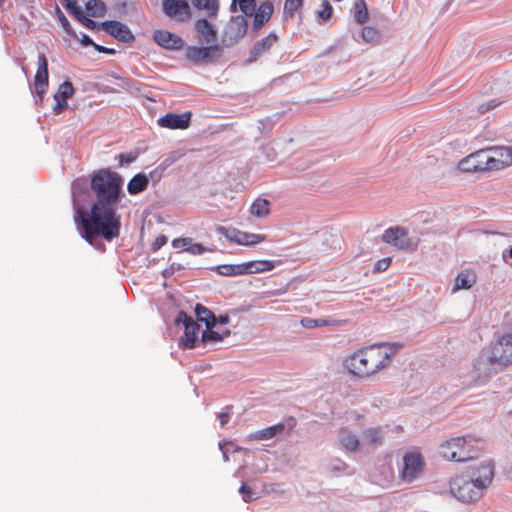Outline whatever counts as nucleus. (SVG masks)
I'll list each match as a JSON object with an SVG mask.
<instances>
[{
	"label": "nucleus",
	"mask_w": 512,
	"mask_h": 512,
	"mask_svg": "<svg viewBox=\"0 0 512 512\" xmlns=\"http://www.w3.org/2000/svg\"><path fill=\"white\" fill-rule=\"evenodd\" d=\"M90 185L96 200L89 213L76 204L77 194L75 191L73 193L75 221L81 236L90 244L98 236L108 241L117 238L121 229V218L117 209L122 194V177L115 172L101 169L93 174Z\"/></svg>",
	"instance_id": "obj_1"
},
{
	"label": "nucleus",
	"mask_w": 512,
	"mask_h": 512,
	"mask_svg": "<svg viewBox=\"0 0 512 512\" xmlns=\"http://www.w3.org/2000/svg\"><path fill=\"white\" fill-rule=\"evenodd\" d=\"M401 348L399 343L372 344L347 356L343 364L352 376L362 380L369 379L389 367Z\"/></svg>",
	"instance_id": "obj_2"
},
{
	"label": "nucleus",
	"mask_w": 512,
	"mask_h": 512,
	"mask_svg": "<svg viewBox=\"0 0 512 512\" xmlns=\"http://www.w3.org/2000/svg\"><path fill=\"white\" fill-rule=\"evenodd\" d=\"M495 467L492 461H483L455 476L450 482L451 493L460 501L479 500L493 481Z\"/></svg>",
	"instance_id": "obj_3"
},
{
	"label": "nucleus",
	"mask_w": 512,
	"mask_h": 512,
	"mask_svg": "<svg viewBox=\"0 0 512 512\" xmlns=\"http://www.w3.org/2000/svg\"><path fill=\"white\" fill-rule=\"evenodd\" d=\"M480 441L468 437H455L440 445V454L448 461L465 462L477 458Z\"/></svg>",
	"instance_id": "obj_4"
},
{
	"label": "nucleus",
	"mask_w": 512,
	"mask_h": 512,
	"mask_svg": "<svg viewBox=\"0 0 512 512\" xmlns=\"http://www.w3.org/2000/svg\"><path fill=\"white\" fill-rule=\"evenodd\" d=\"M425 461L420 452H406L399 469V478L405 483L416 480L423 472Z\"/></svg>",
	"instance_id": "obj_5"
},
{
	"label": "nucleus",
	"mask_w": 512,
	"mask_h": 512,
	"mask_svg": "<svg viewBox=\"0 0 512 512\" xmlns=\"http://www.w3.org/2000/svg\"><path fill=\"white\" fill-rule=\"evenodd\" d=\"M248 22L243 15L231 17L222 32V45L226 48L234 46L247 33Z\"/></svg>",
	"instance_id": "obj_6"
},
{
	"label": "nucleus",
	"mask_w": 512,
	"mask_h": 512,
	"mask_svg": "<svg viewBox=\"0 0 512 512\" xmlns=\"http://www.w3.org/2000/svg\"><path fill=\"white\" fill-rule=\"evenodd\" d=\"M221 56V47L218 44H207V46H188L185 50V57L194 65L211 63Z\"/></svg>",
	"instance_id": "obj_7"
},
{
	"label": "nucleus",
	"mask_w": 512,
	"mask_h": 512,
	"mask_svg": "<svg viewBox=\"0 0 512 512\" xmlns=\"http://www.w3.org/2000/svg\"><path fill=\"white\" fill-rule=\"evenodd\" d=\"M175 322L176 324L182 323L184 325V335L179 340V346L184 349L194 348L200 331V325L184 311L178 313Z\"/></svg>",
	"instance_id": "obj_8"
},
{
	"label": "nucleus",
	"mask_w": 512,
	"mask_h": 512,
	"mask_svg": "<svg viewBox=\"0 0 512 512\" xmlns=\"http://www.w3.org/2000/svg\"><path fill=\"white\" fill-rule=\"evenodd\" d=\"M481 158L483 160H500L506 158L512 160V146H489L470 153L461 160Z\"/></svg>",
	"instance_id": "obj_9"
},
{
	"label": "nucleus",
	"mask_w": 512,
	"mask_h": 512,
	"mask_svg": "<svg viewBox=\"0 0 512 512\" xmlns=\"http://www.w3.org/2000/svg\"><path fill=\"white\" fill-rule=\"evenodd\" d=\"M98 28H101L106 33L123 43H131L135 40V37L130 28L126 24H123L117 20L100 22L98 24Z\"/></svg>",
	"instance_id": "obj_10"
},
{
	"label": "nucleus",
	"mask_w": 512,
	"mask_h": 512,
	"mask_svg": "<svg viewBox=\"0 0 512 512\" xmlns=\"http://www.w3.org/2000/svg\"><path fill=\"white\" fill-rule=\"evenodd\" d=\"M382 240L393 245L397 249H409L412 245V240L409 237L408 231L402 227H391L384 231Z\"/></svg>",
	"instance_id": "obj_11"
},
{
	"label": "nucleus",
	"mask_w": 512,
	"mask_h": 512,
	"mask_svg": "<svg viewBox=\"0 0 512 512\" xmlns=\"http://www.w3.org/2000/svg\"><path fill=\"white\" fill-rule=\"evenodd\" d=\"M191 116L189 111L182 114L167 113L157 120V124L163 128L183 130L189 127Z\"/></svg>",
	"instance_id": "obj_12"
},
{
	"label": "nucleus",
	"mask_w": 512,
	"mask_h": 512,
	"mask_svg": "<svg viewBox=\"0 0 512 512\" xmlns=\"http://www.w3.org/2000/svg\"><path fill=\"white\" fill-rule=\"evenodd\" d=\"M512 162H458L457 170L466 173H485L489 171H497L508 167Z\"/></svg>",
	"instance_id": "obj_13"
},
{
	"label": "nucleus",
	"mask_w": 512,
	"mask_h": 512,
	"mask_svg": "<svg viewBox=\"0 0 512 512\" xmlns=\"http://www.w3.org/2000/svg\"><path fill=\"white\" fill-rule=\"evenodd\" d=\"M164 13L179 21H185L190 17V7L185 0H164Z\"/></svg>",
	"instance_id": "obj_14"
},
{
	"label": "nucleus",
	"mask_w": 512,
	"mask_h": 512,
	"mask_svg": "<svg viewBox=\"0 0 512 512\" xmlns=\"http://www.w3.org/2000/svg\"><path fill=\"white\" fill-rule=\"evenodd\" d=\"M74 93L73 84L70 81H64L61 83L54 93L53 98L55 104L52 107L54 114H59L68 107L67 100L72 97Z\"/></svg>",
	"instance_id": "obj_15"
},
{
	"label": "nucleus",
	"mask_w": 512,
	"mask_h": 512,
	"mask_svg": "<svg viewBox=\"0 0 512 512\" xmlns=\"http://www.w3.org/2000/svg\"><path fill=\"white\" fill-rule=\"evenodd\" d=\"M153 40L162 48L168 50H179L183 47V39L166 30H155Z\"/></svg>",
	"instance_id": "obj_16"
},
{
	"label": "nucleus",
	"mask_w": 512,
	"mask_h": 512,
	"mask_svg": "<svg viewBox=\"0 0 512 512\" xmlns=\"http://www.w3.org/2000/svg\"><path fill=\"white\" fill-rule=\"evenodd\" d=\"M195 30L201 44H215L217 40V31L212 23H210L206 18L198 19L195 22Z\"/></svg>",
	"instance_id": "obj_17"
},
{
	"label": "nucleus",
	"mask_w": 512,
	"mask_h": 512,
	"mask_svg": "<svg viewBox=\"0 0 512 512\" xmlns=\"http://www.w3.org/2000/svg\"><path fill=\"white\" fill-rule=\"evenodd\" d=\"M361 447L376 449L383 444L384 431L381 427H369L362 432Z\"/></svg>",
	"instance_id": "obj_18"
},
{
	"label": "nucleus",
	"mask_w": 512,
	"mask_h": 512,
	"mask_svg": "<svg viewBox=\"0 0 512 512\" xmlns=\"http://www.w3.org/2000/svg\"><path fill=\"white\" fill-rule=\"evenodd\" d=\"M228 238L238 245L251 246L265 241L266 235L249 233L234 229L231 231V234L228 236Z\"/></svg>",
	"instance_id": "obj_19"
},
{
	"label": "nucleus",
	"mask_w": 512,
	"mask_h": 512,
	"mask_svg": "<svg viewBox=\"0 0 512 512\" xmlns=\"http://www.w3.org/2000/svg\"><path fill=\"white\" fill-rule=\"evenodd\" d=\"M274 11L273 3L269 0L263 1L258 9H255L253 20V29L258 31L265 23H267Z\"/></svg>",
	"instance_id": "obj_20"
},
{
	"label": "nucleus",
	"mask_w": 512,
	"mask_h": 512,
	"mask_svg": "<svg viewBox=\"0 0 512 512\" xmlns=\"http://www.w3.org/2000/svg\"><path fill=\"white\" fill-rule=\"evenodd\" d=\"M340 447L348 452H356L361 448V441L352 431L343 428L338 437Z\"/></svg>",
	"instance_id": "obj_21"
},
{
	"label": "nucleus",
	"mask_w": 512,
	"mask_h": 512,
	"mask_svg": "<svg viewBox=\"0 0 512 512\" xmlns=\"http://www.w3.org/2000/svg\"><path fill=\"white\" fill-rule=\"evenodd\" d=\"M65 2V7L67 10L70 11V13L87 29L89 30H96L98 28V24L94 20H92L91 16H86L81 9V5H75L73 2H70V0H63Z\"/></svg>",
	"instance_id": "obj_22"
},
{
	"label": "nucleus",
	"mask_w": 512,
	"mask_h": 512,
	"mask_svg": "<svg viewBox=\"0 0 512 512\" xmlns=\"http://www.w3.org/2000/svg\"><path fill=\"white\" fill-rule=\"evenodd\" d=\"M277 41V35L274 32L269 33L266 37L257 41L248 58V62L252 63L258 59L264 52L268 51L270 47Z\"/></svg>",
	"instance_id": "obj_23"
},
{
	"label": "nucleus",
	"mask_w": 512,
	"mask_h": 512,
	"mask_svg": "<svg viewBox=\"0 0 512 512\" xmlns=\"http://www.w3.org/2000/svg\"><path fill=\"white\" fill-rule=\"evenodd\" d=\"M75 5H81V9H85L88 16L102 17L105 14L106 7L101 0H70Z\"/></svg>",
	"instance_id": "obj_24"
},
{
	"label": "nucleus",
	"mask_w": 512,
	"mask_h": 512,
	"mask_svg": "<svg viewBox=\"0 0 512 512\" xmlns=\"http://www.w3.org/2000/svg\"><path fill=\"white\" fill-rule=\"evenodd\" d=\"M241 267L244 274H256L273 270L275 263L271 260H252L242 263Z\"/></svg>",
	"instance_id": "obj_25"
},
{
	"label": "nucleus",
	"mask_w": 512,
	"mask_h": 512,
	"mask_svg": "<svg viewBox=\"0 0 512 512\" xmlns=\"http://www.w3.org/2000/svg\"><path fill=\"white\" fill-rule=\"evenodd\" d=\"M477 280V275L472 270H463L461 271L456 279H455V285H454V291L460 290V289H470Z\"/></svg>",
	"instance_id": "obj_26"
},
{
	"label": "nucleus",
	"mask_w": 512,
	"mask_h": 512,
	"mask_svg": "<svg viewBox=\"0 0 512 512\" xmlns=\"http://www.w3.org/2000/svg\"><path fill=\"white\" fill-rule=\"evenodd\" d=\"M251 215L262 218L270 214V202L265 198H257L253 201L249 209Z\"/></svg>",
	"instance_id": "obj_27"
},
{
	"label": "nucleus",
	"mask_w": 512,
	"mask_h": 512,
	"mask_svg": "<svg viewBox=\"0 0 512 512\" xmlns=\"http://www.w3.org/2000/svg\"><path fill=\"white\" fill-rule=\"evenodd\" d=\"M148 182L147 176L139 173L129 181L127 185L128 192L132 195L138 194L147 188Z\"/></svg>",
	"instance_id": "obj_28"
},
{
	"label": "nucleus",
	"mask_w": 512,
	"mask_h": 512,
	"mask_svg": "<svg viewBox=\"0 0 512 512\" xmlns=\"http://www.w3.org/2000/svg\"><path fill=\"white\" fill-rule=\"evenodd\" d=\"M341 323L342 322L339 320H330L325 318L314 319L310 317H305L301 320V325L306 329H313L324 326H339L341 325Z\"/></svg>",
	"instance_id": "obj_29"
},
{
	"label": "nucleus",
	"mask_w": 512,
	"mask_h": 512,
	"mask_svg": "<svg viewBox=\"0 0 512 512\" xmlns=\"http://www.w3.org/2000/svg\"><path fill=\"white\" fill-rule=\"evenodd\" d=\"M195 313L197 320L204 322L207 328H213L216 323V318L212 312L201 304H197L195 307Z\"/></svg>",
	"instance_id": "obj_30"
},
{
	"label": "nucleus",
	"mask_w": 512,
	"mask_h": 512,
	"mask_svg": "<svg viewBox=\"0 0 512 512\" xmlns=\"http://www.w3.org/2000/svg\"><path fill=\"white\" fill-rule=\"evenodd\" d=\"M284 428V424L278 423L276 425L255 432L252 438L256 440H268L273 438L277 434L281 433L284 430Z\"/></svg>",
	"instance_id": "obj_31"
},
{
	"label": "nucleus",
	"mask_w": 512,
	"mask_h": 512,
	"mask_svg": "<svg viewBox=\"0 0 512 512\" xmlns=\"http://www.w3.org/2000/svg\"><path fill=\"white\" fill-rule=\"evenodd\" d=\"M195 8L206 10L209 16H216L219 10L218 0H192Z\"/></svg>",
	"instance_id": "obj_32"
},
{
	"label": "nucleus",
	"mask_w": 512,
	"mask_h": 512,
	"mask_svg": "<svg viewBox=\"0 0 512 512\" xmlns=\"http://www.w3.org/2000/svg\"><path fill=\"white\" fill-rule=\"evenodd\" d=\"M354 20L362 24L368 19V9L365 0H355L353 6Z\"/></svg>",
	"instance_id": "obj_33"
},
{
	"label": "nucleus",
	"mask_w": 512,
	"mask_h": 512,
	"mask_svg": "<svg viewBox=\"0 0 512 512\" xmlns=\"http://www.w3.org/2000/svg\"><path fill=\"white\" fill-rule=\"evenodd\" d=\"M239 4L240 10L246 16H252L256 9V0H232L230 9L232 11L236 10V4Z\"/></svg>",
	"instance_id": "obj_34"
},
{
	"label": "nucleus",
	"mask_w": 512,
	"mask_h": 512,
	"mask_svg": "<svg viewBox=\"0 0 512 512\" xmlns=\"http://www.w3.org/2000/svg\"><path fill=\"white\" fill-rule=\"evenodd\" d=\"M35 78H48V61L43 53L38 54V68Z\"/></svg>",
	"instance_id": "obj_35"
},
{
	"label": "nucleus",
	"mask_w": 512,
	"mask_h": 512,
	"mask_svg": "<svg viewBox=\"0 0 512 512\" xmlns=\"http://www.w3.org/2000/svg\"><path fill=\"white\" fill-rule=\"evenodd\" d=\"M56 14H57V17L61 23V26L63 28V30L71 37V38H74L76 39L77 38V34L76 32L72 29L68 19L66 18V16L64 15V13L60 10L59 7H56Z\"/></svg>",
	"instance_id": "obj_36"
},
{
	"label": "nucleus",
	"mask_w": 512,
	"mask_h": 512,
	"mask_svg": "<svg viewBox=\"0 0 512 512\" xmlns=\"http://www.w3.org/2000/svg\"><path fill=\"white\" fill-rule=\"evenodd\" d=\"M49 81L48 78H34V86H35V92L38 97L37 101H42L44 94L46 93L48 89Z\"/></svg>",
	"instance_id": "obj_37"
},
{
	"label": "nucleus",
	"mask_w": 512,
	"mask_h": 512,
	"mask_svg": "<svg viewBox=\"0 0 512 512\" xmlns=\"http://www.w3.org/2000/svg\"><path fill=\"white\" fill-rule=\"evenodd\" d=\"M303 5V0H285L284 13L292 16Z\"/></svg>",
	"instance_id": "obj_38"
},
{
	"label": "nucleus",
	"mask_w": 512,
	"mask_h": 512,
	"mask_svg": "<svg viewBox=\"0 0 512 512\" xmlns=\"http://www.w3.org/2000/svg\"><path fill=\"white\" fill-rule=\"evenodd\" d=\"M223 338V335L213 331L212 328H207L202 334V342L204 343L221 341Z\"/></svg>",
	"instance_id": "obj_39"
},
{
	"label": "nucleus",
	"mask_w": 512,
	"mask_h": 512,
	"mask_svg": "<svg viewBox=\"0 0 512 512\" xmlns=\"http://www.w3.org/2000/svg\"><path fill=\"white\" fill-rule=\"evenodd\" d=\"M242 264H238V265H224V266H221L220 269V273L223 274V275H227V276H235V275H243V267H241Z\"/></svg>",
	"instance_id": "obj_40"
},
{
	"label": "nucleus",
	"mask_w": 512,
	"mask_h": 512,
	"mask_svg": "<svg viewBox=\"0 0 512 512\" xmlns=\"http://www.w3.org/2000/svg\"><path fill=\"white\" fill-rule=\"evenodd\" d=\"M333 12V8L328 0L322 1V9L317 12V16L322 21L328 20Z\"/></svg>",
	"instance_id": "obj_41"
},
{
	"label": "nucleus",
	"mask_w": 512,
	"mask_h": 512,
	"mask_svg": "<svg viewBox=\"0 0 512 512\" xmlns=\"http://www.w3.org/2000/svg\"><path fill=\"white\" fill-rule=\"evenodd\" d=\"M362 38L365 42L371 43L378 39V32L376 29L370 26H365L362 29Z\"/></svg>",
	"instance_id": "obj_42"
},
{
	"label": "nucleus",
	"mask_w": 512,
	"mask_h": 512,
	"mask_svg": "<svg viewBox=\"0 0 512 512\" xmlns=\"http://www.w3.org/2000/svg\"><path fill=\"white\" fill-rule=\"evenodd\" d=\"M185 251L193 254V255H199L206 252V248L200 244V243H191L186 247Z\"/></svg>",
	"instance_id": "obj_43"
},
{
	"label": "nucleus",
	"mask_w": 512,
	"mask_h": 512,
	"mask_svg": "<svg viewBox=\"0 0 512 512\" xmlns=\"http://www.w3.org/2000/svg\"><path fill=\"white\" fill-rule=\"evenodd\" d=\"M391 264V259L390 258H382L380 260H378L375 264V267H374V270L376 272H383L385 270L388 269V267L390 266Z\"/></svg>",
	"instance_id": "obj_44"
},
{
	"label": "nucleus",
	"mask_w": 512,
	"mask_h": 512,
	"mask_svg": "<svg viewBox=\"0 0 512 512\" xmlns=\"http://www.w3.org/2000/svg\"><path fill=\"white\" fill-rule=\"evenodd\" d=\"M190 242V238H176L172 241V246L174 248H184L185 250L186 247H188V245L190 244Z\"/></svg>",
	"instance_id": "obj_45"
},
{
	"label": "nucleus",
	"mask_w": 512,
	"mask_h": 512,
	"mask_svg": "<svg viewBox=\"0 0 512 512\" xmlns=\"http://www.w3.org/2000/svg\"><path fill=\"white\" fill-rule=\"evenodd\" d=\"M239 492L242 494L243 500L245 502H249L252 499V490L249 486L246 484H242V486L239 489Z\"/></svg>",
	"instance_id": "obj_46"
},
{
	"label": "nucleus",
	"mask_w": 512,
	"mask_h": 512,
	"mask_svg": "<svg viewBox=\"0 0 512 512\" xmlns=\"http://www.w3.org/2000/svg\"><path fill=\"white\" fill-rule=\"evenodd\" d=\"M498 103L495 100H489L486 103H483L479 106L478 110L480 113H486L487 111L495 108Z\"/></svg>",
	"instance_id": "obj_47"
},
{
	"label": "nucleus",
	"mask_w": 512,
	"mask_h": 512,
	"mask_svg": "<svg viewBox=\"0 0 512 512\" xmlns=\"http://www.w3.org/2000/svg\"><path fill=\"white\" fill-rule=\"evenodd\" d=\"M167 243V237L165 235L158 236L152 244V248L154 251L159 250L162 246Z\"/></svg>",
	"instance_id": "obj_48"
},
{
	"label": "nucleus",
	"mask_w": 512,
	"mask_h": 512,
	"mask_svg": "<svg viewBox=\"0 0 512 512\" xmlns=\"http://www.w3.org/2000/svg\"><path fill=\"white\" fill-rule=\"evenodd\" d=\"M137 157H138V155L137 154H133L132 152L121 153V154L115 156L114 160H121V161H124V160H136Z\"/></svg>",
	"instance_id": "obj_49"
},
{
	"label": "nucleus",
	"mask_w": 512,
	"mask_h": 512,
	"mask_svg": "<svg viewBox=\"0 0 512 512\" xmlns=\"http://www.w3.org/2000/svg\"><path fill=\"white\" fill-rule=\"evenodd\" d=\"M94 49L99 53L115 54L116 51L113 48H108L99 44L94 45Z\"/></svg>",
	"instance_id": "obj_50"
},
{
	"label": "nucleus",
	"mask_w": 512,
	"mask_h": 512,
	"mask_svg": "<svg viewBox=\"0 0 512 512\" xmlns=\"http://www.w3.org/2000/svg\"><path fill=\"white\" fill-rule=\"evenodd\" d=\"M80 42L85 47L92 46L94 48V45H96V43L86 34L82 35Z\"/></svg>",
	"instance_id": "obj_51"
},
{
	"label": "nucleus",
	"mask_w": 512,
	"mask_h": 512,
	"mask_svg": "<svg viewBox=\"0 0 512 512\" xmlns=\"http://www.w3.org/2000/svg\"><path fill=\"white\" fill-rule=\"evenodd\" d=\"M230 419L229 413L223 412L219 415L220 425L223 427L227 424Z\"/></svg>",
	"instance_id": "obj_52"
},
{
	"label": "nucleus",
	"mask_w": 512,
	"mask_h": 512,
	"mask_svg": "<svg viewBox=\"0 0 512 512\" xmlns=\"http://www.w3.org/2000/svg\"><path fill=\"white\" fill-rule=\"evenodd\" d=\"M228 316H221L220 319H219V322L222 323V324H226L228 323Z\"/></svg>",
	"instance_id": "obj_53"
},
{
	"label": "nucleus",
	"mask_w": 512,
	"mask_h": 512,
	"mask_svg": "<svg viewBox=\"0 0 512 512\" xmlns=\"http://www.w3.org/2000/svg\"><path fill=\"white\" fill-rule=\"evenodd\" d=\"M509 256L512 258V247L509 249Z\"/></svg>",
	"instance_id": "obj_54"
},
{
	"label": "nucleus",
	"mask_w": 512,
	"mask_h": 512,
	"mask_svg": "<svg viewBox=\"0 0 512 512\" xmlns=\"http://www.w3.org/2000/svg\"><path fill=\"white\" fill-rule=\"evenodd\" d=\"M4 0H0V5L3 3Z\"/></svg>",
	"instance_id": "obj_55"
}]
</instances>
